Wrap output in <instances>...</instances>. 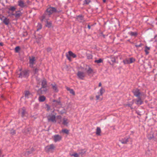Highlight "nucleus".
<instances>
[{
  "mask_svg": "<svg viewBox=\"0 0 157 157\" xmlns=\"http://www.w3.org/2000/svg\"><path fill=\"white\" fill-rule=\"evenodd\" d=\"M56 12L57 10L56 8L51 6L49 7L47 9L45 14L42 16L43 20H44V19L46 20H48L51 15Z\"/></svg>",
  "mask_w": 157,
  "mask_h": 157,
  "instance_id": "nucleus-1",
  "label": "nucleus"
},
{
  "mask_svg": "<svg viewBox=\"0 0 157 157\" xmlns=\"http://www.w3.org/2000/svg\"><path fill=\"white\" fill-rule=\"evenodd\" d=\"M62 117L60 115L57 116V122L59 124H62L65 126H67L69 122L68 119L65 117H64L62 119Z\"/></svg>",
  "mask_w": 157,
  "mask_h": 157,
  "instance_id": "nucleus-2",
  "label": "nucleus"
},
{
  "mask_svg": "<svg viewBox=\"0 0 157 157\" xmlns=\"http://www.w3.org/2000/svg\"><path fill=\"white\" fill-rule=\"evenodd\" d=\"M84 70L85 71L86 74L88 76L94 73L93 69L89 65H86L84 66Z\"/></svg>",
  "mask_w": 157,
  "mask_h": 157,
  "instance_id": "nucleus-3",
  "label": "nucleus"
},
{
  "mask_svg": "<svg viewBox=\"0 0 157 157\" xmlns=\"http://www.w3.org/2000/svg\"><path fill=\"white\" fill-rule=\"evenodd\" d=\"M56 148V146L54 144H51L46 146L45 149L47 151L52 152Z\"/></svg>",
  "mask_w": 157,
  "mask_h": 157,
  "instance_id": "nucleus-4",
  "label": "nucleus"
},
{
  "mask_svg": "<svg viewBox=\"0 0 157 157\" xmlns=\"http://www.w3.org/2000/svg\"><path fill=\"white\" fill-rule=\"evenodd\" d=\"M48 120L49 121H51L53 123H56L57 122V116L51 114L48 117Z\"/></svg>",
  "mask_w": 157,
  "mask_h": 157,
  "instance_id": "nucleus-5",
  "label": "nucleus"
},
{
  "mask_svg": "<svg viewBox=\"0 0 157 157\" xmlns=\"http://www.w3.org/2000/svg\"><path fill=\"white\" fill-rule=\"evenodd\" d=\"M77 76L78 78L80 79H83L86 76V74L82 71H78L77 74Z\"/></svg>",
  "mask_w": 157,
  "mask_h": 157,
  "instance_id": "nucleus-6",
  "label": "nucleus"
},
{
  "mask_svg": "<svg viewBox=\"0 0 157 157\" xmlns=\"http://www.w3.org/2000/svg\"><path fill=\"white\" fill-rule=\"evenodd\" d=\"M29 66L30 67H33V65L35 63V60H36L35 57L33 56L30 57H29Z\"/></svg>",
  "mask_w": 157,
  "mask_h": 157,
  "instance_id": "nucleus-7",
  "label": "nucleus"
},
{
  "mask_svg": "<svg viewBox=\"0 0 157 157\" xmlns=\"http://www.w3.org/2000/svg\"><path fill=\"white\" fill-rule=\"evenodd\" d=\"M100 93L98 92V94L96 96V99L97 100H99L100 99V96H102L103 94L105 92V90L102 87H101L99 90Z\"/></svg>",
  "mask_w": 157,
  "mask_h": 157,
  "instance_id": "nucleus-8",
  "label": "nucleus"
},
{
  "mask_svg": "<svg viewBox=\"0 0 157 157\" xmlns=\"http://www.w3.org/2000/svg\"><path fill=\"white\" fill-rule=\"evenodd\" d=\"M54 141L55 142L59 141L62 139V137L59 135H55L53 137Z\"/></svg>",
  "mask_w": 157,
  "mask_h": 157,
  "instance_id": "nucleus-9",
  "label": "nucleus"
},
{
  "mask_svg": "<svg viewBox=\"0 0 157 157\" xmlns=\"http://www.w3.org/2000/svg\"><path fill=\"white\" fill-rule=\"evenodd\" d=\"M47 90L46 87H42L38 91V93L39 94H44L46 93Z\"/></svg>",
  "mask_w": 157,
  "mask_h": 157,
  "instance_id": "nucleus-10",
  "label": "nucleus"
},
{
  "mask_svg": "<svg viewBox=\"0 0 157 157\" xmlns=\"http://www.w3.org/2000/svg\"><path fill=\"white\" fill-rule=\"evenodd\" d=\"M132 92L134 95L136 97L139 98L141 95V93L140 90L138 89H134L133 90Z\"/></svg>",
  "mask_w": 157,
  "mask_h": 157,
  "instance_id": "nucleus-11",
  "label": "nucleus"
},
{
  "mask_svg": "<svg viewBox=\"0 0 157 157\" xmlns=\"http://www.w3.org/2000/svg\"><path fill=\"white\" fill-rule=\"evenodd\" d=\"M28 76V71L25 70L22 71L19 74V77L22 78Z\"/></svg>",
  "mask_w": 157,
  "mask_h": 157,
  "instance_id": "nucleus-12",
  "label": "nucleus"
},
{
  "mask_svg": "<svg viewBox=\"0 0 157 157\" xmlns=\"http://www.w3.org/2000/svg\"><path fill=\"white\" fill-rule=\"evenodd\" d=\"M18 6L21 8H23L26 6L23 0H19L18 1Z\"/></svg>",
  "mask_w": 157,
  "mask_h": 157,
  "instance_id": "nucleus-13",
  "label": "nucleus"
},
{
  "mask_svg": "<svg viewBox=\"0 0 157 157\" xmlns=\"http://www.w3.org/2000/svg\"><path fill=\"white\" fill-rule=\"evenodd\" d=\"M25 97L27 98L32 97L33 96V94L28 91H26L25 92Z\"/></svg>",
  "mask_w": 157,
  "mask_h": 157,
  "instance_id": "nucleus-14",
  "label": "nucleus"
},
{
  "mask_svg": "<svg viewBox=\"0 0 157 157\" xmlns=\"http://www.w3.org/2000/svg\"><path fill=\"white\" fill-rule=\"evenodd\" d=\"M51 85L52 86V88L54 92H57L58 91L57 86L55 83L52 84Z\"/></svg>",
  "mask_w": 157,
  "mask_h": 157,
  "instance_id": "nucleus-15",
  "label": "nucleus"
},
{
  "mask_svg": "<svg viewBox=\"0 0 157 157\" xmlns=\"http://www.w3.org/2000/svg\"><path fill=\"white\" fill-rule=\"evenodd\" d=\"M86 151L85 149H81L78 150V154L79 155L82 156L86 153Z\"/></svg>",
  "mask_w": 157,
  "mask_h": 157,
  "instance_id": "nucleus-16",
  "label": "nucleus"
},
{
  "mask_svg": "<svg viewBox=\"0 0 157 157\" xmlns=\"http://www.w3.org/2000/svg\"><path fill=\"white\" fill-rule=\"evenodd\" d=\"M121 142L123 144H126L128 141V138L125 137L120 140Z\"/></svg>",
  "mask_w": 157,
  "mask_h": 157,
  "instance_id": "nucleus-17",
  "label": "nucleus"
},
{
  "mask_svg": "<svg viewBox=\"0 0 157 157\" xmlns=\"http://www.w3.org/2000/svg\"><path fill=\"white\" fill-rule=\"evenodd\" d=\"M22 14V13L20 11H16L15 14H13V15H14L15 17L17 18H19Z\"/></svg>",
  "mask_w": 157,
  "mask_h": 157,
  "instance_id": "nucleus-18",
  "label": "nucleus"
},
{
  "mask_svg": "<svg viewBox=\"0 0 157 157\" xmlns=\"http://www.w3.org/2000/svg\"><path fill=\"white\" fill-rule=\"evenodd\" d=\"M46 20L45 19H44V20H43V18L41 19L42 21H44L45 22H46L47 24L46 25V26L48 27V28H50L52 26V22H48L47 20Z\"/></svg>",
  "mask_w": 157,
  "mask_h": 157,
  "instance_id": "nucleus-19",
  "label": "nucleus"
},
{
  "mask_svg": "<svg viewBox=\"0 0 157 157\" xmlns=\"http://www.w3.org/2000/svg\"><path fill=\"white\" fill-rule=\"evenodd\" d=\"M138 100H136V103L138 105H140L142 104L143 103V101L142 100L141 98L139 97L138 98Z\"/></svg>",
  "mask_w": 157,
  "mask_h": 157,
  "instance_id": "nucleus-20",
  "label": "nucleus"
},
{
  "mask_svg": "<svg viewBox=\"0 0 157 157\" xmlns=\"http://www.w3.org/2000/svg\"><path fill=\"white\" fill-rule=\"evenodd\" d=\"M46 99V98L43 95L40 96L38 98V100L40 102H43Z\"/></svg>",
  "mask_w": 157,
  "mask_h": 157,
  "instance_id": "nucleus-21",
  "label": "nucleus"
},
{
  "mask_svg": "<svg viewBox=\"0 0 157 157\" xmlns=\"http://www.w3.org/2000/svg\"><path fill=\"white\" fill-rule=\"evenodd\" d=\"M150 49V48L147 46H146L145 47L144 51L146 55H148L149 53V51Z\"/></svg>",
  "mask_w": 157,
  "mask_h": 157,
  "instance_id": "nucleus-22",
  "label": "nucleus"
},
{
  "mask_svg": "<svg viewBox=\"0 0 157 157\" xmlns=\"http://www.w3.org/2000/svg\"><path fill=\"white\" fill-rule=\"evenodd\" d=\"M42 87H46L47 86V81L45 79H44L42 81Z\"/></svg>",
  "mask_w": 157,
  "mask_h": 157,
  "instance_id": "nucleus-23",
  "label": "nucleus"
},
{
  "mask_svg": "<svg viewBox=\"0 0 157 157\" xmlns=\"http://www.w3.org/2000/svg\"><path fill=\"white\" fill-rule=\"evenodd\" d=\"M101 129L100 128L97 127L96 129V134L98 136L101 135Z\"/></svg>",
  "mask_w": 157,
  "mask_h": 157,
  "instance_id": "nucleus-24",
  "label": "nucleus"
},
{
  "mask_svg": "<svg viewBox=\"0 0 157 157\" xmlns=\"http://www.w3.org/2000/svg\"><path fill=\"white\" fill-rule=\"evenodd\" d=\"M77 20L80 22H82L83 20V17L82 16H78L77 17Z\"/></svg>",
  "mask_w": 157,
  "mask_h": 157,
  "instance_id": "nucleus-25",
  "label": "nucleus"
},
{
  "mask_svg": "<svg viewBox=\"0 0 157 157\" xmlns=\"http://www.w3.org/2000/svg\"><path fill=\"white\" fill-rule=\"evenodd\" d=\"M68 54L71 56L73 58H75L76 57V55L71 51H69Z\"/></svg>",
  "mask_w": 157,
  "mask_h": 157,
  "instance_id": "nucleus-26",
  "label": "nucleus"
},
{
  "mask_svg": "<svg viewBox=\"0 0 157 157\" xmlns=\"http://www.w3.org/2000/svg\"><path fill=\"white\" fill-rule=\"evenodd\" d=\"M3 22L6 25H7L9 23V19L6 18H5L3 21Z\"/></svg>",
  "mask_w": 157,
  "mask_h": 157,
  "instance_id": "nucleus-27",
  "label": "nucleus"
},
{
  "mask_svg": "<svg viewBox=\"0 0 157 157\" xmlns=\"http://www.w3.org/2000/svg\"><path fill=\"white\" fill-rule=\"evenodd\" d=\"M8 9L9 10L13 12L16 10V8L14 6H10L8 8Z\"/></svg>",
  "mask_w": 157,
  "mask_h": 157,
  "instance_id": "nucleus-28",
  "label": "nucleus"
},
{
  "mask_svg": "<svg viewBox=\"0 0 157 157\" xmlns=\"http://www.w3.org/2000/svg\"><path fill=\"white\" fill-rule=\"evenodd\" d=\"M131 36H136L137 35V33L136 32H130L128 33Z\"/></svg>",
  "mask_w": 157,
  "mask_h": 157,
  "instance_id": "nucleus-29",
  "label": "nucleus"
},
{
  "mask_svg": "<svg viewBox=\"0 0 157 157\" xmlns=\"http://www.w3.org/2000/svg\"><path fill=\"white\" fill-rule=\"evenodd\" d=\"M110 58L111 59V61L113 63H115V62H116L115 59V58L113 56H111L110 57Z\"/></svg>",
  "mask_w": 157,
  "mask_h": 157,
  "instance_id": "nucleus-30",
  "label": "nucleus"
},
{
  "mask_svg": "<svg viewBox=\"0 0 157 157\" xmlns=\"http://www.w3.org/2000/svg\"><path fill=\"white\" fill-rule=\"evenodd\" d=\"M42 28V25L40 24L39 23L37 26V31H38Z\"/></svg>",
  "mask_w": 157,
  "mask_h": 157,
  "instance_id": "nucleus-31",
  "label": "nucleus"
},
{
  "mask_svg": "<svg viewBox=\"0 0 157 157\" xmlns=\"http://www.w3.org/2000/svg\"><path fill=\"white\" fill-rule=\"evenodd\" d=\"M102 62H103V60L101 59H100L98 60H95L94 61L95 63H101Z\"/></svg>",
  "mask_w": 157,
  "mask_h": 157,
  "instance_id": "nucleus-32",
  "label": "nucleus"
},
{
  "mask_svg": "<svg viewBox=\"0 0 157 157\" xmlns=\"http://www.w3.org/2000/svg\"><path fill=\"white\" fill-rule=\"evenodd\" d=\"M123 62L124 64H129V59H126L123 60Z\"/></svg>",
  "mask_w": 157,
  "mask_h": 157,
  "instance_id": "nucleus-33",
  "label": "nucleus"
},
{
  "mask_svg": "<svg viewBox=\"0 0 157 157\" xmlns=\"http://www.w3.org/2000/svg\"><path fill=\"white\" fill-rule=\"evenodd\" d=\"M62 132L67 134L69 133V131L67 129H63L62 130Z\"/></svg>",
  "mask_w": 157,
  "mask_h": 157,
  "instance_id": "nucleus-34",
  "label": "nucleus"
},
{
  "mask_svg": "<svg viewBox=\"0 0 157 157\" xmlns=\"http://www.w3.org/2000/svg\"><path fill=\"white\" fill-rule=\"evenodd\" d=\"M20 50V48L19 46H17L15 48V51L16 52H19Z\"/></svg>",
  "mask_w": 157,
  "mask_h": 157,
  "instance_id": "nucleus-35",
  "label": "nucleus"
},
{
  "mask_svg": "<svg viewBox=\"0 0 157 157\" xmlns=\"http://www.w3.org/2000/svg\"><path fill=\"white\" fill-rule=\"evenodd\" d=\"M79 155V154H78L77 153H74L71 155L72 156H74V157H78Z\"/></svg>",
  "mask_w": 157,
  "mask_h": 157,
  "instance_id": "nucleus-36",
  "label": "nucleus"
},
{
  "mask_svg": "<svg viewBox=\"0 0 157 157\" xmlns=\"http://www.w3.org/2000/svg\"><path fill=\"white\" fill-rule=\"evenodd\" d=\"M134 61H135V59L132 58H130L129 59V63H132Z\"/></svg>",
  "mask_w": 157,
  "mask_h": 157,
  "instance_id": "nucleus-37",
  "label": "nucleus"
},
{
  "mask_svg": "<svg viewBox=\"0 0 157 157\" xmlns=\"http://www.w3.org/2000/svg\"><path fill=\"white\" fill-rule=\"evenodd\" d=\"M70 92L71 94H72L73 95H75V92L74 91V90L71 89L69 91Z\"/></svg>",
  "mask_w": 157,
  "mask_h": 157,
  "instance_id": "nucleus-38",
  "label": "nucleus"
},
{
  "mask_svg": "<svg viewBox=\"0 0 157 157\" xmlns=\"http://www.w3.org/2000/svg\"><path fill=\"white\" fill-rule=\"evenodd\" d=\"M134 100H135L134 99V100H133L132 101H131L130 102V103H129L128 104H127V105H128V106H129V107H131L132 105L133 104V101H134Z\"/></svg>",
  "mask_w": 157,
  "mask_h": 157,
  "instance_id": "nucleus-39",
  "label": "nucleus"
},
{
  "mask_svg": "<svg viewBox=\"0 0 157 157\" xmlns=\"http://www.w3.org/2000/svg\"><path fill=\"white\" fill-rule=\"evenodd\" d=\"M66 56L67 59L70 61H71V56L68 54H66Z\"/></svg>",
  "mask_w": 157,
  "mask_h": 157,
  "instance_id": "nucleus-40",
  "label": "nucleus"
},
{
  "mask_svg": "<svg viewBox=\"0 0 157 157\" xmlns=\"http://www.w3.org/2000/svg\"><path fill=\"white\" fill-rule=\"evenodd\" d=\"M34 151V150L33 149L32 150L31 152H30L29 151H27L26 153V155H28L29 154H31L32 152L33 151Z\"/></svg>",
  "mask_w": 157,
  "mask_h": 157,
  "instance_id": "nucleus-41",
  "label": "nucleus"
},
{
  "mask_svg": "<svg viewBox=\"0 0 157 157\" xmlns=\"http://www.w3.org/2000/svg\"><path fill=\"white\" fill-rule=\"evenodd\" d=\"M90 2V1L89 0H85L84 3H85L86 4H88Z\"/></svg>",
  "mask_w": 157,
  "mask_h": 157,
  "instance_id": "nucleus-42",
  "label": "nucleus"
},
{
  "mask_svg": "<svg viewBox=\"0 0 157 157\" xmlns=\"http://www.w3.org/2000/svg\"><path fill=\"white\" fill-rule=\"evenodd\" d=\"M26 113V112L24 110H23L22 112L21 113L22 116V117H23L25 114Z\"/></svg>",
  "mask_w": 157,
  "mask_h": 157,
  "instance_id": "nucleus-43",
  "label": "nucleus"
},
{
  "mask_svg": "<svg viewBox=\"0 0 157 157\" xmlns=\"http://www.w3.org/2000/svg\"><path fill=\"white\" fill-rule=\"evenodd\" d=\"M53 102H54V104H59L60 103V102L59 101H56L54 100L53 101Z\"/></svg>",
  "mask_w": 157,
  "mask_h": 157,
  "instance_id": "nucleus-44",
  "label": "nucleus"
},
{
  "mask_svg": "<svg viewBox=\"0 0 157 157\" xmlns=\"http://www.w3.org/2000/svg\"><path fill=\"white\" fill-rule=\"evenodd\" d=\"M10 133L12 135H14L15 134V131L14 130H12Z\"/></svg>",
  "mask_w": 157,
  "mask_h": 157,
  "instance_id": "nucleus-45",
  "label": "nucleus"
},
{
  "mask_svg": "<svg viewBox=\"0 0 157 157\" xmlns=\"http://www.w3.org/2000/svg\"><path fill=\"white\" fill-rule=\"evenodd\" d=\"M142 44H141V43H140V44H139V45H135V46H136V48H138V47H140L142 46Z\"/></svg>",
  "mask_w": 157,
  "mask_h": 157,
  "instance_id": "nucleus-46",
  "label": "nucleus"
},
{
  "mask_svg": "<svg viewBox=\"0 0 157 157\" xmlns=\"http://www.w3.org/2000/svg\"><path fill=\"white\" fill-rule=\"evenodd\" d=\"M92 55H89L87 56V58L88 59H92Z\"/></svg>",
  "mask_w": 157,
  "mask_h": 157,
  "instance_id": "nucleus-47",
  "label": "nucleus"
},
{
  "mask_svg": "<svg viewBox=\"0 0 157 157\" xmlns=\"http://www.w3.org/2000/svg\"><path fill=\"white\" fill-rule=\"evenodd\" d=\"M38 69H37V68H36L35 69V73H37L38 72Z\"/></svg>",
  "mask_w": 157,
  "mask_h": 157,
  "instance_id": "nucleus-48",
  "label": "nucleus"
},
{
  "mask_svg": "<svg viewBox=\"0 0 157 157\" xmlns=\"http://www.w3.org/2000/svg\"><path fill=\"white\" fill-rule=\"evenodd\" d=\"M51 48H47V51H51Z\"/></svg>",
  "mask_w": 157,
  "mask_h": 157,
  "instance_id": "nucleus-49",
  "label": "nucleus"
},
{
  "mask_svg": "<svg viewBox=\"0 0 157 157\" xmlns=\"http://www.w3.org/2000/svg\"><path fill=\"white\" fill-rule=\"evenodd\" d=\"M67 90H68V91H70V90H71V89L70 88H68V87H67Z\"/></svg>",
  "mask_w": 157,
  "mask_h": 157,
  "instance_id": "nucleus-50",
  "label": "nucleus"
},
{
  "mask_svg": "<svg viewBox=\"0 0 157 157\" xmlns=\"http://www.w3.org/2000/svg\"><path fill=\"white\" fill-rule=\"evenodd\" d=\"M87 27L89 29H90V26L89 25H88Z\"/></svg>",
  "mask_w": 157,
  "mask_h": 157,
  "instance_id": "nucleus-51",
  "label": "nucleus"
},
{
  "mask_svg": "<svg viewBox=\"0 0 157 157\" xmlns=\"http://www.w3.org/2000/svg\"><path fill=\"white\" fill-rule=\"evenodd\" d=\"M101 83H99V85H98V86H101Z\"/></svg>",
  "mask_w": 157,
  "mask_h": 157,
  "instance_id": "nucleus-52",
  "label": "nucleus"
},
{
  "mask_svg": "<svg viewBox=\"0 0 157 157\" xmlns=\"http://www.w3.org/2000/svg\"><path fill=\"white\" fill-rule=\"evenodd\" d=\"M103 2H106V0H103Z\"/></svg>",
  "mask_w": 157,
  "mask_h": 157,
  "instance_id": "nucleus-53",
  "label": "nucleus"
},
{
  "mask_svg": "<svg viewBox=\"0 0 157 157\" xmlns=\"http://www.w3.org/2000/svg\"><path fill=\"white\" fill-rule=\"evenodd\" d=\"M155 79H156V77H155Z\"/></svg>",
  "mask_w": 157,
  "mask_h": 157,
  "instance_id": "nucleus-54",
  "label": "nucleus"
}]
</instances>
